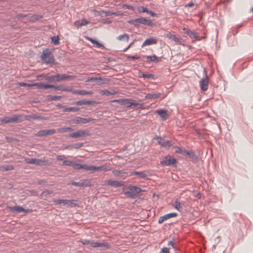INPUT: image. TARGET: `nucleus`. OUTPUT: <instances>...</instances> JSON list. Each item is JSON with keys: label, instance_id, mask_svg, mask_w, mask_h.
Here are the masks:
<instances>
[{"label": "nucleus", "instance_id": "nucleus-1", "mask_svg": "<svg viewBox=\"0 0 253 253\" xmlns=\"http://www.w3.org/2000/svg\"><path fill=\"white\" fill-rule=\"evenodd\" d=\"M128 23L135 27L139 26L140 24L151 26L153 24L151 20L147 19L142 17H140L135 19L130 20L128 21Z\"/></svg>", "mask_w": 253, "mask_h": 253}, {"label": "nucleus", "instance_id": "nucleus-2", "mask_svg": "<svg viewBox=\"0 0 253 253\" xmlns=\"http://www.w3.org/2000/svg\"><path fill=\"white\" fill-rule=\"evenodd\" d=\"M142 190L137 186L129 185L128 190L125 192V194L128 198H135Z\"/></svg>", "mask_w": 253, "mask_h": 253}, {"label": "nucleus", "instance_id": "nucleus-3", "mask_svg": "<svg viewBox=\"0 0 253 253\" xmlns=\"http://www.w3.org/2000/svg\"><path fill=\"white\" fill-rule=\"evenodd\" d=\"M0 122L1 124L18 123L22 122V118L20 115L14 114L11 117H5Z\"/></svg>", "mask_w": 253, "mask_h": 253}, {"label": "nucleus", "instance_id": "nucleus-4", "mask_svg": "<svg viewBox=\"0 0 253 253\" xmlns=\"http://www.w3.org/2000/svg\"><path fill=\"white\" fill-rule=\"evenodd\" d=\"M86 82H91L97 85L107 84H109L110 79L105 77H91L88 78Z\"/></svg>", "mask_w": 253, "mask_h": 253}, {"label": "nucleus", "instance_id": "nucleus-5", "mask_svg": "<svg viewBox=\"0 0 253 253\" xmlns=\"http://www.w3.org/2000/svg\"><path fill=\"white\" fill-rule=\"evenodd\" d=\"M41 58L46 63H53L54 61V57L51 54V51L48 48L43 50L41 55Z\"/></svg>", "mask_w": 253, "mask_h": 253}, {"label": "nucleus", "instance_id": "nucleus-6", "mask_svg": "<svg viewBox=\"0 0 253 253\" xmlns=\"http://www.w3.org/2000/svg\"><path fill=\"white\" fill-rule=\"evenodd\" d=\"M26 163L31 164H35L37 166H49L50 163L47 160H41L36 158H27L25 159Z\"/></svg>", "mask_w": 253, "mask_h": 253}, {"label": "nucleus", "instance_id": "nucleus-7", "mask_svg": "<svg viewBox=\"0 0 253 253\" xmlns=\"http://www.w3.org/2000/svg\"><path fill=\"white\" fill-rule=\"evenodd\" d=\"M154 139L157 140L158 144L163 147L169 149L172 146V144L170 141L165 139L161 136H156L154 137Z\"/></svg>", "mask_w": 253, "mask_h": 253}, {"label": "nucleus", "instance_id": "nucleus-8", "mask_svg": "<svg viewBox=\"0 0 253 253\" xmlns=\"http://www.w3.org/2000/svg\"><path fill=\"white\" fill-rule=\"evenodd\" d=\"M176 159L168 155L166 156L164 159L160 162V165L162 166H170L176 164Z\"/></svg>", "mask_w": 253, "mask_h": 253}, {"label": "nucleus", "instance_id": "nucleus-9", "mask_svg": "<svg viewBox=\"0 0 253 253\" xmlns=\"http://www.w3.org/2000/svg\"><path fill=\"white\" fill-rule=\"evenodd\" d=\"M93 120H94V119H93L91 118H89V117L87 118H82L80 117H76L72 119L71 120V122L72 123L75 124H85L89 123Z\"/></svg>", "mask_w": 253, "mask_h": 253}, {"label": "nucleus", "instance_id": "nucleus-10", "mask_svg": "<svg viewBox=\"0 0 253 253\" xmlns=\"http://www.w3.org/2000/svg\"><path fill=\"white\" fill-rule=\"evenodd\" d=\"M89 135V133L87 130H80L77 132L69 134L68 137L77 138L87 136Z\"/></svg>", "mask_w": 253, "mask_h": 253}, {"label": "nucleus", "instance_id": "nucleus-11", "mask_svg": "<svg viewBox=\"0 0 253 253\" xmlns=\"http://www.w3.org/2000/svg\"><path fill=\"white\" fill-rule=\"evenodd\" d=\"M111 169V168L109 167H107L106 166H88L87 170H89L91 171V173L94 172L95 171H108Z\"/></svg>", "mask_w": 253, "mask_h": 253}, {"label": "nucleus", "instance_id": "nucleus-12", "mask_svg": "<svg viewBox=\"0 0 253 253\" xmlns=\"http://www.w3.org/2000/svg\"><path fill=\"white\" fill-rule=\"evenodd\" d=\"M124 181H118L112 180H107L105 181V183L107 185H109L115 188L120 187L124 185Z\"/></svg>", "mask_w": 253, "mask_h": 253}, {"label": "nucleus", "instance_id": "nucleus-13", "mask_svg": "<svg viewBox=\"0 0 253 253\" xmlns=\"http://www.w3.org/2000/svg\"><path fill=\"white\" fill-rule=\"evenodd\" d=\"M199 84L201 90L206 91L209 86V77L206 75L205 78L200 81Z\"/></svg>", "mask_w": 253, "mask_h": 253}, {"label": "nucleus", "instance_id": "nucleus-14", "mask_svg": "<svg viewBox=\"0 0 253 253\" xmlns=\"http://www.w3.org/2000/svg\"><path fill=\"white\" fill-rule=\"evenodd\" d=\"M55 133V129H43L39 131L36 134L37 136H43L46 135H52Z\"/></svg>", "mask_w": 253, "mask_h": 253}, {"label": "nucleus", "instance_id": "nucleus-15", "mask_svg": "<svg viewBox=\"0 0 253 253\" xmlns=\"http://www.w3.org/2000/svg\"><path fill=\"white\" fill-rule=\"evenodd\" d=\"M9 209L11 212L15 213H20L21 212H27L29 211V210H26L19 206L9 207Z\"/></svg>", "mask_w": 253, "mask_h": 253}, {"label": "nucleus", "instance_id": "nucleus-16", "mask_svg": "<svg viewBox=\"0 0 253 253\" xmlns=\"http://www.w3.org/2000/svg\"><path fill=\"white\" fill-rule=\"evenodd\" d=\"M177 215V214L175 212H171L169 214H166L164 216H161L158 220L159 224L162 223L164 221L173 217H175Z\"/></svg>", "mask_w": 253, "mask_h": 253}, {"label": "nucleus", "instance_id": "nucleus-17", "mask_svg": "<svg viewBox=\"0 0 253 253\" xmlns=\"http://www.w3.org/2000/svg\"><path fill=\"white\" fill-rule=\"evenodd\" d=\"M56 82L70 80L74 78L73 76L66 74H57Z\"/></svg>", "mask_w": 253, "mask_h": 253}, {"label": "nucleus", "instance_id": "nucleus-18", "mask_svg": "<svg viewBox=\"0 0 253 253\" xmlns=\"http://www.w3.org/2000/svg\"><path fill=\"white\" fill-rule=\"evenodd\" d=\"M131 100L130 99L125 98V99L114 100H113V102H117L120 103L122 105L126 106V107L127 108H130V104H131Z\"/></svg>", "mask_w": 253, "mask_h": 253}, {"label": "nucleus", "instance_id": "nucleus-19", "mask_svg": "<svg viewBox=\"0 0 253 253\" xmlns=\"http://www.w3.org/2000/svg\"><path fill=\"white\" fill-rule=\"evenodd\" d=\"M184 33L189 36L191 38L194 39H198L199 38L197 33L192 32V31L184 28L183 29Z\"/></svg>", "mask_w": 253, "mask_h": 253}, {"label": "nucleus", "instance_id": "nucleus-20", "mask_svg": "<svg viewBox=\"0 0 253 253\" xmlns=\"http://www.w3.org/2000/svg\"><path fill=\"white\" fill-rule=\"evenodd\" d=\"M183 155L185 156H187L190 159L193 160H197L198 159V156L196 155L193 151H188L185 150Z\"/></svg>", "mask_w": 253, "mask_h": 253}, {"label": "nucleus", "instance_id": "nucleus-21", "mask_svg": "<svg viewBox=\"0 0 253 253\" xmlns=\"http://www.w3.org/2000/svg\"><path fill=\"white\" fill-rule=\"evenodd\" d=\"M157 114L159 115L164 120L167 119L169 115L168 114V111L166 110H157L156 111Z\"/></svg>", "mask_w": 253, "mask_h": 253}, {"label": "nucleus", "instance_id": "nucleus-22", "mask_svg": "<svg viewBox=\"0 0 253 253\" xmlns=\"http://www.w3.org/2000/svg\"><path fill=\"white\" fill-rule=\"evenodd\" d=\"M43 17V16L42 15H38V14H33L30 16H29L27 20L29 22H35L40 19H42Z\"/></svg>", "mask_w": 253, "mask_h": 253}, {"label": "nucleus", "instance_id": "nucleus-23", "mask_svg": "<svg viewBox=\"0 0 253 253\" xmlns=\"http://www.w3.org/2000/svg\"><path fill=\"white\" fill-rule=\"evenodd\" d=\"M72 93L73 94H80V95H91L93 93L92 91H86L85 90H74L72 91Z\"/></svg>", "mask_w": 253, "mask_h": 253}, {"label": "nucleus", "instance_id": "nucleus-24", "mask_svg": "<svg viewBox=\"0 0 253 253\" xmlns=\"http://www.w3.org/2000/svg\"><path fill=\"white\" fill-rule=\"evenodd\" d=\"M95 102V101L91 100H79L74 103V104L79 106L83 105H93Z\"/></svg>", "mask_w": 253, "mask_h": 253}, {"label": "nucleus", "instance_id": "nucleus-25", "mask_svg": "<svg viewBox=\"0 0 253 253\" xmlns=\"http://www.w3.org/2000/svg\"><path fill=\"white\" fill-rule=\"evenodd\" d=\"M157 42V40L154 38H150L149 39H146L144 42L143 43L142 45V47H144L145 46L149 45L151 44H156Z\"/></svg>", "mask_w": 253, "mask_h": 253}, {"label": "nucleus", "instance_id": "nucleus-26", "mask_svg": "<svg viewBox=\"0 0 253 253\" xmlns=\"http://www.w3.org/2000/svg\"><path fill=\"white\" fill-rule=\"evenodd\" d=\"M53 88L55 90L65 91H72V88L70 87L64 86L63 85H60L58 86L54 85Z\"/></svg>", "mask_w": 253, "mask_h": 253}, {"label": "nucleus", "instance_id": "nucleus-27", "mask_svg": "<svg viewBox=\"0 0 253 253\" xmlns=\"http://www.w3.org/2000/svg\"><path fill=\"white\" fill-rule=\"evenodd\" d=\"M161 93H148L145 95V98L146 99H152L159 98L161 96Z\"/></svg>", "mask_w": 253, "mask_h": 253}, {"label": "nucleus", "instance_id": "nucleus-28", "mask_svg": "<svg viewBox=\"0 0 253 253\" xmlns=\"http://www.w3.org/2000/svg\"><path fill=\"white\" fill-rule=\"evenodd\" d=\"M146 58H147V61H152L154 62H158L161 61V57H157L155 55H153L152 56H146Z\"/></svg>", "mask_w": 253, "mask_h": 253}, {"label": "nucleus", "instance_id": "nucleus-29", "mask_svg": "<svg viewBox=\"0 0 253 253\" xmlns=\"http://www.w3.org/2000/svg\"><path fill=\"white\" fill-rule=\"evenodd\" d=\"M72 167L76 169H84L85 170H87L88 166L86 165H81L80 164H77L74 161Z\"/></svg>", "mask_w": 253, "mask_h": 253}, {"label": "nucleus", "instance_id": "nucleus-30", "mask_svg": "<svg viewBox=\"0 0 253 253\" xmlns=\"http://www.w3.org/2000/svg\"><path fill=\"white\" fill-rule=\"evenodd\" d=\"M89 23L88 21L85 19H82L75 22V25L78 27H81L87 25Z\"/></svg>", "mask_w": 253, "mask_h": 253}, {"label": "nucleus", "instance_id": "nucleus-31", "mask_svg": "<svg viewBox=\"0 0 253 253\" xmlns=\"http://www.w3.org/2000/svg\"><path fill=\"white\" fill-rule=\"evenodd\" d=\"M130 107L132 109H143V105L138 103L131 102Z\"/></svg>", "mask_w": 253, "mask_h": 253}, {"label": "nucleus", "instance_id": "nucleus-32", "mask_svg": "<svg viewBox=\"0 0 253 253\" xmlns=\"http://www.w3.org/2000/svg\"><path fill=\"white\" fill-rule=\"evenodd\" d=\"M53 193V191L52 190H45L41 193V197L42 198H46L48 195L52 194Z\"/></svg>", "mask_w": 253, "mask_h": 253}, {"label": "nucleus", "instance_id": "nucleus-33", "mask_svg": "<svg viewBox=\"0 0 253 253\" xmlns=\"http://www.w3.org/2000/svg\"><path fill=\"white\" fill-rule=\"evenodd\" d=\"M133 175H137L139 177L141 178H145L147 174H146L144 171H134L132 172Z\"/></svg>", "mask_w": 253, "mask_h": 253}, {"label": "nucleus", "instance_id": "nucleus-34", "mask_svg": "<svg viewBox=\"0 0 253 253\" xmlns=\"http://www.w3.org/2000/svg\"><path fill=\"white\" fill-rule=\"evenodd\" d=\"M80 109L77 107H65L64 108L63 111L64 112H76L79 111Z\"/></svg>", "mask_w": 253, "mask_h": 253}, {"label": "nucleus", "instance_id": "nucleus-35", "mask_svg": "<svg viewBox=\"0 0 253 253\" xmlns=\"http://www.w3.org/2000/svg\"><path fill=\"white\" fill-rule=\"evenodd\" d=\"M167 37L176 42L179 41V38H177L174 35H172L170 32L167 34Z\"/></svg>", "mask_w": 253, "mask_h": 253}, {"label": "nucleus", "instance_id": "nucleus-36", "mask_svg": "<svg viewBox=\"0 0 253 253\" xmlns=\"http://www.w3.org/2000/svg\"><path fill=\"white\" fill-rule=\"evenodd\" d=\"M129 36L127 34L121 35L117 37V39L119 41L125 40L126 42L129 41Z\"/></svg>", "mask_w": 253, "mask_h": 253}, {"label": "nucleus", "instance_id": "nucleus-37", "mask_svg": "<svg viewBox=\"0 0 253 253\" xmlns=\"http://www.w3.org/2000/svg\"><path fill=\"white\" fill-rule=\"evenodd\" d=\"M61 96L48 95L46 97V99L48 101H52L54 100H59L61 98Z\"/></svg>", "mask_w": 253, "mask_h": 253}, {"label": "nucleus", "instance_id": "nucleus-38", "mask_svg": "<svg viewBox=\"0 0 253 253\" xmlns=\"http://www.w3.org/2000/svg\"><path fill=\"white\" fill-rule=\"evenodd\" d=\"M56 78L57 76L56 75L51 76H47L45 78V80L49 82H56Z\"/></svg>", "mask_w": 253, "mask_h": 253}, {"label": "nucleus", "instance_id": "nucleus-39", "mask_svg": "<svg viewBox=\"0 0 253 253\" xmlns=\"http://www.w3.org/2000/svg\"><path fill=\"white\" fill-rule=\"evenodd\" d=\"M74 129L71 127H65L60 128L58 129V131L60 132H66L69 131H73Z\"/></svg>", "mask_w": 253, "mask_h": 253}, {"label": "nucleus", "instance_id": "nucleus-40", "mask_svg": "<svg viewBox=\"0 0 253 253\" xmlns=\"http://www.w3.org/2000/svg\"><path fill=\"white\" fill-rule=\"evenodd\" d=\"M22 117V122L24 121V120H27V121H31L32 120H33V115H26V116H24L23 115H20Z\"/></svg>", "mask_w": 253, "mask_h": 253}, {"label": "nucleus", "instance_id": "nucleus-41", "mask_svg": "<svg viewBox=\"0 0 253 253\" xmlns=\"http://www.w3.org/2000/svg\"><path fill=\"white\" fill-rule=\"evenodd\" d=\"M141 77H142L144 78H148V79H152V80L155 79V76L153 74H142Z\"/></svg>", "mask_w": 253, "mask_h": 253}, {"label": "nucleus", "instance_id": "nucleus-42", "mask_svg": "<svg viewBox=\"0 0 253 253\" xmlns=\"http://www.w3.org/2000/svg\"><path fill=\"white\" fill-rule=\"evenodd\" d=\"M81 182H82V187H87L90 186V182L88 181L87 179L81 180Z\"/></svg>", "mask_w": 253, "mask_h": 253}, {"label": "nucleus", "instance_id": "nucleus-43", "mask_svg": "<svg viewBox=\"0 0 253 253\" xmlns=\"http://www.w3.org/2000/svg\"><path fill=\"white\" fill-rule=\"evenodd\" d=\"M59 37L58 36H53L51 37V42L54 43L55 45H57L59 44Z\"/></svg>", "mask_w": 253, "mask_h": 253}, {"label": "nucleus", "instance_id": "nucleus-44", "mask_svg": "<svg viewBox=\"0 0 253 253\" xmlns=\"http://www.w3.org/2000/svg\"><path fill=\"white\" fill-rule=\"evenodd\" d=\"M174 208L176 209H177V210H178L179 211H180V210L182 209V207L180 206V202L177 200L174 202Z\"/></svg>", "mask_w": 253, "mask_h": 253}, {"label": "nucleus", "instance_id": "nucleus-45", "mask_svg": "<svg viewBox=\"0 0 253 253\" xmlns=\"http://www.w3.org/2000/svg\"><path fill=\"white\" fill-rule=\"evenodd\" d=\"M75 201L74 200H68L66 205H68V206H70L71 207H74L77 206V204L75 203L74 202Z\"/></svg>", "mask_w": 253, "mask_h": 253}, {"label": "nucleus", "instance_id": "nucleus-46", "mask_svg": "<svg viewBox=\"0 0 253 253\" xmlns=\"http://www.w3.org/2000/svg\"><path fill=\"white\" fill-rule=\"evenodd\" d=\"M74 161L65 160L63 162V165L71 166L72 167L73 165L74 164Z\"/></svg>", "mask_w": 253, "mask_h": 253}, {"label": "nucleus", "instance_id": "nucleus-47", "mask_svg": "<svg viewBox=\"0 0 253 253\" xmlns=\"http://www.w3.org/2000/svg\"><path fill=\"white\" fill-rule=\"evenodd\" d=\"M43 83H36L32 84H29V86H36L39 89H42V85Z\"/></svg>", "mask_w": 253, "mask_h": 253}, {"label": "nucleus", "instance_id": "nucleus-48", "mask_svg": "<svg viewBox=\"0 0 253 253\" xmlns=\"http://www.w3.org/2000/svg\"><path fill=\"white\" fill-rule=\"evenodd\" d=\"M138 11L139 13H141V12H146L147 13V12H148V9L143 6H139L138 7Z\"/></svg>", "mask_w": 253, "mask_h": 253}, {"label": "nucleus", "instance_id": "nucleus-49", "mask_svg": "<svg viewBox=\"0 0 253 253\" xmlns=\"http://www.w3.org/2000/svg\"><path fill=\"white\" fill-rule=\"evenodd\" d=\"M174 148L176 149L175 153L181 154L183 155V154L184 153V151H185V149L182 150L180 147H176V146L174 147Z\"/></svg>", "mask_w": 253, "mask_h": 253}, {"label": "nucleus", "instance_id": "nucleus-50", "mask_svg": "<svg viewBox=\"0 0 253 253\" xmlns=\"http://www.w3.org/2000/svg\"><path fill=\"white\" fill-rule=\"evenodd\" d=\"M70 184H71L75 186L82 187V182H81V180L79 182H75L74 181L71 180L70 181Z\"/></svg>", "mask_w": 253, "mask_h": 253}, {"label": "nucleus", "instance_id": "nucleus-51", "mask_svg": "<svg viewBox=\"0 0 253 253\" xmlns=\"http://www.w3.org/2000/svg\"><path fill=\"white\" fill-rule=\"evenodd\" d=\"M124 172L122 170H114L113 171V173L116 176H119L121 174L124 173Z\"/></svg>", "mask_w": 253, "mask_h": 253}, {"label": "nucleus", "instance_id": "nucleus-52", "mask_svg": "<svg viewBox=\"0 0 253 253\" xmlns=\"http://www.w3.org/2000/svg\"><path fill=\"white\" fill-rule=\"evenodd\" d=\"M116 93V91H110L106 90L104 91L103 94L105 95H114Z\"/></svg>", "mask_w": 253, "mask_h": 253}, {"label": "nucleus", "instance_id": "nucleus-53", "mask_svg": "<svg viewBox=\"0 0 253 253\" xmlns=\"http://www.w3.org/2000/svg\"><path fill=\"white\" fill-rule=\"evenodd\" d=\"M98 247H104V248H105L106 249H108V248H109V246L107 243H99L98 242Z\"/></svg>", "mask_w": 253, "mask_h": 253}, {"label": "nucleus", "instance_id": "nucleus-54", "mask_svg": "<svg viewBox=\"0 0 253 253\" xmlns=\"http://www.w3.org/2000/svg\"><path fill=\"white\" fill-rule=\"evenodd\" d=\"M2 168L5 171L11 170L14 169L13 167L11 165L4 166Z\"/></svg>", "mask_w": 253, "mask_h": 253}, {"label": "nucleus", "instance_id": "nucleus-55", "mask_svg": "<svg viewBox=\"0 0 253 253\" xmlns=\"http://www.w3.org/2000/svg\"><path fill=\"white\" fill-rule=\"evenodd\" d=\"M104 13H105V16H110L113 15H117V14L116 13L113 12H111L110 11H105V12H104Z\"/></svg>", "mask_w": 253, "mask_h": 253}, {"label": "nucleus", "instance_id": "nucleus-56", "mask_svg": "<svg viewBox=\"0 0 253 253\" xmlns=\"http://www.w3.org/2000/svg\"><path fill=\"white\" fill-rule=\"evenodd\" d=\"M126 57L127 59H131L132 60L138 59L140 58L139 56H134V55L131 56V55H127Z\"/></svg>", "mask_w": 253, "mask_h": 253}, {"label": "nucleus", "instance_id": "nucleus-57", "mask_svg": "<svg viewBox=\"0 0 253 253\" xmlns=\"http://www.w3.org/2000/svg\"><path fill=\"white\" fill-rule=\"evenodd\" d=\"M53 86H54V85H53V84H45L43 83L42 87V89H47V88H51Z\"/></svg>", "mask_w": 253, "mask_h": 253}, {"label": "nucleus", "instance_id": "nucleus-58", "mask_svg": "<svg viewBox=\"0 0 253 253\" xmlns=\"http://www.w3.org/2000/svg\"><path fill=\"white\" fill-rule=\"evenodd\" d=\"M161 253H169V249L168 248H166V247H164L161 250Z\"/></svg>", "mask_w": 253, "mask_h": 253}, {"label": "nucleus", "instance_id": "nucleus-59", "mask_svg": "<svg viewBox=\"0 0 253 253\" xmlns=\"http://www.w3.org/2000/svg\"><path fill=\"white\" fill-rule=\"evenodd\" d=\"M83 146V143H75L73 145V147L74 148H79Z\"/></svg>", "mask_w": 253, "mask_h": 253}, {"label": "nucleus", "instance_id": "nucleus-60", "mask_svg": "<svg viewBox=\"0 0 253 253\" xmlns=\"http://www.w3.org/2000/svg\"><path fill=\"white\" fill-rule=\"evenodd\" d=\"M64 157V156L58 155L57 156L56 159L58 161L63 162L64 161L63 158Z\"/></svg>", "mask_w": 253, "mask_h": 253}, {"label": "nucleus", "instance_id": "nucleus-61", "mask_svg": "<svg viewBox=\"0 0 253 253\" xmlns=\"http://www.w3.org/2000/svg\"><path fill=\"white\" fill-rule=\"evenodd\" d=\"M90 245H91V247H92L93 248H97V247H98V242H91L90 243Z\"/></svg>", "mask_w": 253, "mask_h": 253}, {"label": "nucleus", "instance_id": "nucleus-62", "mask_svg": "<svg viewBox=\"0 0 253 253\" xmlns=\"http://www.w3.org/2000/svg\"><path fill=\"white\" fill-rule=\"evenodd\" d=\"M63 199H59V200H53V202L56 204H60L63 202Z\"/></svg>", "mask_w": 253, "mask_h": 253}, {"label": "nucleus", "instance_id": "nucleus-63", "mask_svg": "<svg viewBox=\"0 0 253 253\" xmlns=\"http://www.w3.org/2000/svg\"><path fill=\"white\" fill-rule=\"evenodd\" d=\"M86 39H87L88 41H90L91 42H92V43H93V44H95L96 42L97 41H96V40H95L92 39V38H90V37H87V38H86Z\"/></svg>", "mask_w": 253, "mask_h": 253}, {"label": "nucleus", "instance_id": "nucleus-64", "mask_svg": "<svg viewBox=\"0 0 253 253\" xmlns=\"http://www.w3.org/2000/svg\"><path fill=\"white\" fill-rule=\"evenodd\" d=\"M95 44H96V45L97 46V47H102V48H104V45H103L102 43H101L99 42L98 41H96V42Z\"/></svg>", "mask_w": 253, "mask_h": 253}]
</instances>
